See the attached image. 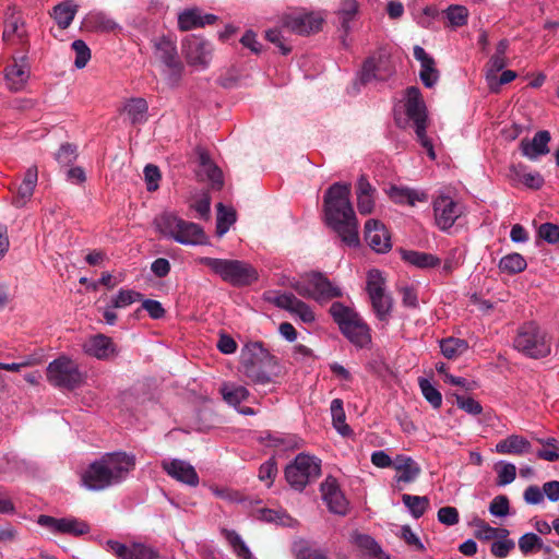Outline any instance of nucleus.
Masks as SVG:
<instances>
[{
    "label": "nucleus",
    "mask_w": 559,
    "mask_h": 559,
    "mask_svg": "<svg viewBox=\"0 0 559 559\" xmlns=\"http://www.w3.org/2000/svg\"><path fill=\"white\" fill-rule=\"evenodd\" d=\"M350 185L344 182L328 188L323 197V219L345 246L356 248L360 245L359 223L350 202Z\"/></svg>",
    "instance_id": "f257e3e1"
},
{
    "label": "nucleus",
    "mask_w": 559,
    "mask_h": 559,
    "mask_svg": "<svg viewBox=\"0 0 559 559\" xmlns=\"http://www.w3.org/2000/svg\"><path fill=\"white\" fill-rule=\"evenodd\" d=\"M135 465L133 454L123 451L105 453L86 466L80 475V481L91 491H103L126 481Z\"/></svg>",
    "instance_id": "f03ea898"
},
{
    "label": "nucleus",
    "mask_w": 559,
    "mask_h": 559,
    "mask_svg": "<svg viewBox=\"0 0 559 559\" xmlns=\"http://www.w3.org/2000/svg\"><path fill=\"white\" fill-rule=\"evenodd\" d=\"M199 263L207 266L223 282L234 287L250 286L259 278L257 269L243 260L202 257Z\"/></svg>",
    "instance_id": "7ed1b4c3"
},
{
    "label": "nucleus",
    "mask_w": 559,
    "mask_h": 559,
    "mask_svg": "<svg viewBox=\"0 0 559 559\" xmlns=\"http://www.w3.org/2000/svg\"><path fill=\"white\" fill-rule=\"evenodd\" d=\"M330 314L338 325L342 334L356 347L365 348L371 343V330L360 314L353 308L335 301L330 307Z\"/></svg>",
    "instance_id": "20e7f679"
},
{
    "label": "nucleus",
    "mask_w": 559,
    "mask_h": 559,
    "mask_svg": "<svg viewBox=\"0 0 559 559\" xmlns=\"http://www.w3.org/2000/svg\"><path fill=\"white\" fill-rule=\"evenodd\" d=\"M514 348L524 356L533 359L547 357L551 352V342L536 322L523 323L513 340Z\"/></svg>",
    "instance_id": "39448f33"
},
{
    "label": "nucleus",
    "mask_w": 559,
    "mask_h": 559,
    "mask_svg": "<svg viewBox=\"0 0 559 559\" xmlns=\"http://www.w3.org/2000/svg\"><path fill=\"white\" fill-rule=\"evenodd\" d=\"M158 230L181 245H202L203 229L195 223L185 221L174 213H163L155 219Z\"/></svg>",
    "instance_id": "423d86ee"
},
{
    "label": "nucleus",
    "mask_w": 559,
    "mask_h": 559,
    "mask_svg": "<svg viewBox=\"0 0 559 559\" xmlns=\"http://www.w3.org/2000/svg\"><path fill=\"white\" fill-rule=\"evenodd\" d=\"M405 114L409 121L413 122L417 140L427 151L431 159L436 158V153L431 140L427 136V107L423 99L420 90L416 86H409L405 92Z\"/></svg>",
    "instance_id": "0eeeda50"
},
{
    "label": "nucleus",
    "mask_w": 559,
    "mask_h": 559,
    "mask_svg": "<svg viewBox=\"0 0 559 559\" xmlns=\"http://www.w3.org/2000/svg\"><path fill=\"white\" fill-rule=\"evenodd\" d=\"M366 292L377 319L389 323L393 310V298L386 293L385 278L379 270L372 269L367 273Z\"/></svg>",
    "instance_id": "6e6552de"
},
{
    "label": "nucleus",
    "mask_w": 559,
    "mask_h": 559,
    "mask_svg": "<svg viewBox=\"0 0 559 559\" xmlns=\"http://www.w3.org/2000/svg\"><path fill=\"white\" fill-rule=\"evenodd\" d=\"M46 376L51 385L69 391L79 388L84 381L78 364L64 355L49 362Z\"/></svg>",
    "instance_id": "1a4fd4ad"
},
{
    "label": "nucleus",
    "mask_w": 559,
    "mask_h": 559,
    "mask_svg": "<svg viewBox=\"0 0 559 559\" xmlns=\"http://www.w3.org/2000/svg\"><path fill=\"white\" fill-rule=\"evenodd\" d=\"M321 474V461L314 456L300 453L285 468V478L292 488L302 491Z\"/></svg>",
    "instance_id": "9d476101"
},
{
    "label": "nucleus",
    "mask_w": 559,
    "mask_h": 559,
    "mask_svg": "<svg viewBox=\"0 0 559 559\" xmlns=\"http://www.w3.org/2000/svg\"><path fill=\"white\" fill-rule=\"evenodd\" d=\"M154 57L164 66V73L171 85L181 79L183 64L179 58L176 41L169 36H160L153 40Z\"/></svg>",
    "instance_id": "9b49d317"
},
{
    "label": "nucleus",
    "mask_w": 559,
    "mask_h": 559,
    "mask_svg": "<svg viewBox=\"0 0 559 559\" xmlns=\"http://www.w3.org/2000/svg\"><path fill=\"white\" fill-rule=\"evenodd\" d=\"M432 210L436 226L447 231L463 215L464 205L452 197L441 193L433 199Z\"/></svg>",
    "instance_id": "f8f14e48"
},
{
    "label": "nucleus",
    "mask_w": 559,
    "mask_h": 559,
    "mask_svg": "<svg viewBox=\"0 0 559 559\" xmlns=\"http://www.w3.org/2000/svg\"><path fill=\"white\" fill-rule=\"evenodd\" d=\"M392 73L390 56L385 49L380 48L364 61L359 79L362 84H368L372 81H384Z\"/></svg>",
    "instance_id": "ddd939ff"
},
{
    "label": "nucleus",
    "mask_w": 559,
    "mask_h": 559,
    "mask_svg": "<svg viewBox=\"0 0 559 559\" xmlns=\"http://www.w3.org/2000/svg\"><path fill=\"white\" fill-rule=\"evenodd\" d=\"M267 300L275 307L289 312L301 322L310 324L316 321L312 308L305 301L298 299L293 293L273 292Z\"/></svg>",
    "instance_id": "4468645a"
},
{
    "label": "nucleus",
    "mask_w": 559,
    "mask_h": 559,
    "mask_svg": "<svg viewBox=\"0 0 559 559\" xmlns=\"http://www.w3.org/2000/svg\"><path fill=\"white\" fill-rule=\"evenodd\" d=\"M2 39L7 44L24 45L28 41V33L22 11L14 4L4 12V27Z\"/></svg>",
    "instance_id": "2eb2a0df"
},
{
    "label": "nucleus",
    "mask_w": 559,
    "mask_h": 559,
    "mask_svg": "<svg viewBox=\"0 0 559 559\" xmlns=\"http://www.w3.org/2000/svg\"><path fill=\"white\" fill-rule=\"evenodd\" d=\"M38 524L55 534L81 536L90 532V526L75 518L58 519L50 515H40L38 518Z\"/></svg>",
    "instance_id": "dca6fc26"
},
{
    "label": "nucleus",
    "mask_w": 559,
    "mask_h": 559,
    "mask_svg": "<svg viewBox=\"0 0 559 559\" xmlns=\"http://www.w3.org/2000/svg\"><path fill=\"white\" fill-rule=\"evenodd\" d=\"M323 19L314 13L296 12L283 19V28L298 35H308L320 31Z\"/></svg>",
    "instance_id": "f3484780"
},
{
    "label": "nucleus",
    "mask_w": 559,
    "mask_h": 559,
    "mask_svg": "<svg viewBox=\"0 0 559 559\" xmlns=\"http://www.w3.org/2000/svg\"><path fill=\"white\" fill-rule=\"evenodd\" d=\"M365 240L377 253H385L391 250V235L385 225L379 219L370 218L365 223Z\"/></svg>",
    "instance_id": "a211bd4d"
},
{
    "label": "nucleus",
    "mask_w": 559,
    "mask_h": 559,
    "mask_svg": "<svg viewBox=\"0 0 559 559\" xmlns=\"http://www.w3.org/2000/svg\"><path fill=\"white\" fill-rule=\"evenodd\" d=\"M160 466L169 477L181 484L197 487L200 483L195 468L187 461L179 459L163 460Z\"/></svg>",
    "instance_id": "6ab92c4d"
},
{
    "label": "nucleus",
    "mask_w": 559,
    "mask_h": 559,
    "mask_svg": "<svg viewBox=\"0 0 559 559\" xmlns=\"http://www.w3.org/2000/svg\"><path fill=\"white\" fill-rule=\"evenodd\" d=\"M107 547L118 559H158L159 557L156 549L142 543L128 546L117 540H108Z\"/></svg>",
    "instance_id": "aec40b11"
},
{
    "label": "nucleus",
    "mask_w": 559,
    "mask_h": 559,
    "mask_svg": "<svg viewBox=\"0 0 559 559\" xmlns=\"http://www.w3.org/2000/svg\"><path fill=\"white\" fill-rule=\"evenodd\" d=\"M320 489L322 499L328 506L330 512L338 515H345L347 513L348 502L334 477L329 476L321 484Z\"/></svg>",
    "instance_id": "412c9836"
},
{
    "label": "nucleus",
    "mask_w": 559,
    "mask_h": 559,
    "mask_svg": "<svg viewBox=\"0 0 559 559\" xmlns=\"http://www.w3.org/2000/svg\"><path fill=\"white\" fill-rule=\"evenodd\" d=\"M83 350L86 355L99 360H107L117 355L116 344L105 334H96L87 338L83 344Z\"/></svg>",
    "instance_id": "4be33fe9"
},
{
    "label": "nucleus",
    "mask_w": 559,
    "mask_h": 559,
    "mask_svg": "<svg viewBox=\"0 0 559 559\" xmlns=\"http://www.w3.org/2000/svg\"><path fill=\"white\" fill-rule=\"evenodd\" d=\"M310 284L313 287V300L318 302H324L342 296L341 288L320 272L310 273Z\"/></svg>",
    "instance_id": "5701e85b"
},
{
    "label": "nucleus",
    "mask_w": 559,
    "mask_h": 559,
    "mask_svg": "<svg viewBox=\"0 0 559 559\" xmlns=\"http://www.w3.org/2000/svg\"><path fill=\"white\" fill-rule=\"evenodd\" d=\"M413 52L414 58L420 62L419 78L423 84L428 88L433 87L439 80V71L436 68L433 58L418 45L414 47Z\"/></svg>",
    "instance_id": "b1692460"
},
{
    "label": "nucleus",
    "mask_w": 559,
    "mask_h": 559,
    "mask_svg": "<svg viewBox=\"0 0 559 559\" xmlns=\"http://www.w3.org/2000/svg\"><path fill=\"white\" fill-rule=\"evenodd\" d=\"M38 169L33 165L28 167L24 174L23 180L17 187L16 193L12 199V205L21 209L31 201L34 190L37 186Z\"/></svg>",
    "instance_id": "393cba45"
},
{
    "label": "nucleus",
    "mask_w": 559,
    "mask_h": 559,
    "mask_svg": "<svg viewBox=\"0 0 559 559\" xmlns=\"http://www.w3.org/2000/svg\"><path fill=\"white\" fill-rule=\"evenodd\" d=\"M376 188L371 186L366 175H361L356 183L357 209L361 215H369L376 205Z\"/></svg>",
    "instance_id": "a878e982"
},
{
    "label": "nucleus",
    "mask_w": 559,
    "mask_h": 559,
    "mask_svg": "<svg viewBox=\"0 0 559 559\" xmlns=\"http://www.w3.org/2000/svg\"><path fill=\"white\" fill-rule=\"evenodd\" d=\"M550 139V133L548 131H538L532 140L523 139L520 143V150L525 157L531 160H535L539 156L546 155L549 152L548 143Z\"/></svg>",
    "instance_id": "bb28decb"
},
{
    "label": "nucleus",
    "mask_w": 559,
    "mask_h": 559,
    "mask_svg": "<svg viewBox=\"0 0 559 559\" xmlns=\"http://www.w3.org/2000/svg\"><path fill=\"white\" fill-rule=\"evenodd\" d=\"M217 19L216 15L203 13L197 8L187 9L178 15V26L181 31H191L205 25H212Z\"/></svg>",
    "instance_id": "cd10ccee"
},
{
    "label": "nucleus",
    "mask_w": 559,
    "mask_h": 559,
    "mask_svg": "<svg viewBox=\"0 0 559 559\" xmlns=\"http://www.w3.org/2000/svg\"><path fill=\"white\" fill-rule=\"evenodd\" d=\"M198 175L201 178L209 180L213 189L221 190L224 185L222 170L213 163L206 151L201 148L198 150Z\"/></svg>",
    "instance_id": "c85d7f7f"
},
{
    "label": "nucleus",
    "mask_w": 559,
    "mask_h": 559,
    "mask_svg": "<svg viewBox=\"0 0 559 559\" xmlns=\"http://www.w3.org/2000/svg\"><path fill=\"white\" fill-rule=\"evenodd\" d=\"M394 468L399 473L395 476L397 483H413L421 473L419 464L411 456L399 454L394 459Z\"/></svg>",
    "instance_id": "c756f323"
},
{
    "label": "nucleus",
    "mask_w": 559,
    "mask_h": 559,
    "mask_svg": "<svg viewBox=\"0 0 559 559\" xmlns=\"http://www.w3.org/2000/svg\"><path fill=\"white\" fill-rule=\"evenodd\" d=\"M496 452L508 455H523L532 450L531 442L520 435H510L496 444Z\"/></svg>",
    "instance_id": "7c9ffc66"
},
{
    "label": "nucleus",
    "mask_w": 559,
    "mask_h": 559,
    "mask_svg": "<svg viewBox=\"0 0 559 559\" xmlns=\"http://www.w3.org/2000/svg\"><path fill=\"white\" fill-rule=\"evenodd\" d=\"M186 58L191 66L205 68L211 59V47L207 41L193 39L186 47Z\"/></svg>",
    "instance_id": "2f4dec72"
},
{
    "label": "nucleus",
    "mask_w": 559,
    "mask_h": 559,
    "mask_svg": "<svg viewBox=\"0 0 559 559\" xmlns=\"http://www.w3.org/2000/svg\"><path fill=\"white\" fill-rule=\"evenodd\" d=\"M85 27L91 32L111 33L120 29V25L102 11H92L84 19Z\"/></svg>",
    "instance_id": "473e14b6"
},
{
    "label": "nucleus",
    "mask_w": 559,
    "mask_h": 559,
    "mask_svg": "<svg viewBox=\"0 0 559 559\" xmlns=\"http://www.w3.org/2000/svg\"><path fill=\"white\" fill-rule=\"evenodd\" d=\"M510 177L512 180L523 183L526 188L538 190L544 186V178L538 171H528L523 164L512 165L510 167Z\"/></svg>",
    "instance_id": "72a5a7b5"
},
{
    "label": "nucleus",
    "mask_w": 559,
    "mask_h": 559,
    "mask_svg": "<svg viewBox=\"0 0 559 559\" xmlns=\"http://www.w3.org/2000/svg\"><path fill=\"white\" fill-rule=\"evenodd\" d=\"M400 252L403 261L418 269H435L441 263V260L432 253L405 249H401Z\"/></svg>",
    "instance_id": "f704fd0d"
},
{
    "label": "nucleus",
    "mask_w": 559,
    "mask_h": 559,
    "mask_svg": "<svg viewBox=\"0 0 559 559\" xmlns=\"http://www.w3.org/2000/svg\"><path fill=\"white\" fill-rule=\"evenodd\" d=\"M388 194L394 203L408 204L411 206H414L416 202H426L428 200L426 192L405 187L392 186Z\"/></svg>",
    "instance_id": "c9c22d12"
},
{
    "label": "nucleus",
    "mask_w": 559,
    "mask_h": 559,
    "mask_svg": "<svg viewBox=\"0 0 559 559\" xmlns=\"http://www.w3.org/2000/svg\"><path fill=\"white\" fill-rule=\"evenodd\" d=\"M79 7L70 0L58 3L50 11V16L55 20L60 29H67L73 22Z\"/></svg>",
    "instance_id": "e433bc0d"
},
{
    "label": "nucleus",
    "mask_w": 559,
    "mask_h": 559,
    "mask_svg": "<svg viewBox=\"0 0 559 559\" xmlns=\"http://www.w3.org/2000/svg\"><path fill=\"white\" fill-rule=\"evenodd\" d=\"M28 78L29 70L24 62H14L5 68V80L11 91H21L26 84Z\"/></svg>",
    "instance_id": "4c0bfd02"
},
{
    "label": "nucleus",
    "mask_w": 559,
    "mask_h": 559,
    "mask_svg": "<svg viewBox=\"0 0 559 559\" xmlns=\"http://www.w3.org/2000/svg\"><path fill=\"white\" fill-rule=\"evenodd\" d=\"M219 393L222 394L223 400L235 408L250 396V392L246 386L234 382L222 383Z\"/></svg>",
    "instance_id": "58836bf2"
},
{
    "label": "nucleus",
    "mask_w": 559,
    "mask_h": 559,
    "mask_svg": "<svg viewBox=\"0 0 559 559\" xmlns=\"http://www.w3.org/2000/svg\"><path fill=\"white\" fill-rule=\"evenodd\" d=\"M269 357V352L263 347L262 343H248L241 349L240 365L252 366L262 364Z\"/></svg>",
    "instance_id": "ea45409f"
},
{
    "label": "nucleus",
    "mask_w": 559,
    "mask_h": 559,
    "mask_svg": "<svg viewBox=\"0 0 559 559\" xmlns=\"http://www.w3.org/2000/svg\"><path fill=\"white\" fill-rule=\"evenodd\" d=\"M123 111L132 124H141L147 120L148 105L144 98L133 97L124 104Z\"/></svg>",
    "instance_id": "a19ab883"
},
{
    "label": "nucleus",
    "mask_w": 559,
    "mask_h": 559,
    "mask_svg": "<svg viewBox=\"0 0 559 559\" xmlns=\"http://www.w3.org/2000/svg\"><path fill=\"white\" fill-rule=\"evenodd\" d=\"M222 535L238 559H254L253 554L236 531L223 528Z\"/></svg>",
    "instance_id": "79ce46f5"
},
{
    "label": "nucleus",
    "mask_w": 559,
    "mask_h": 559,
    "mask_svg": "<svg viewBox=\"0 0 559 559\" xmlns=\"http://www.w3.org/2000/svg\"><path fill=\"white\" fill-rule=\"evenodd\" d=\"M527 266L524 257L518 252L509 253L502 257L499 261L498 267L501 273L514 275L523 272Z\"/></svg>",
    "instance_id": "37998d69"
},
{
    "label": "nucleus",
    "mask_w": 559,
    "mask_h": 559,
    "mask_svg": "<svg viewBox=\"0 0 559 559\" xmlns=\"http://www.w3.org/2000/svg\"><path fill=\"white\" fill-rule=\"evenodd\" d=\"M442 355L448 359H455L468 349V343L463 338L445 337L440 341Z\"/></svg>",
    "instance_id": "c03bdc74"
},
{
    "label": "nucleus",
    "mask_w": 559,
    "mask_h": 559,
    "mask_svg": "<svg viewBox=\"0 0 559 559\" xmlns=\"http://www.w3.org/2000/svg\"><path fill=\"white\" fill-rule=\"evenodd\" d=\"M402 501L414 519L421 518L429 508V499L426 496L402 495Z\"/></svg>",
    "instance_id": "a18cd8bd"
},
{
    "label": "nucleus",
    "mask_w": 559,
    "mask_h": 559,
    "mask_svg": "<svg viewBox=\"0 0 559 559\" xmlns=\"http://www.w3.org/2000/svg\"><path fill=\"white\" fill-rule=\"evenodd\" d=\"M259 518L269 523H276L285 527H294L297 521L284 510L261 509Z\"/></svg>",
    "instance_id": "49530a36"
},
{
    "label": "nucleus",
    "mask_w": 559,
    "mask_h": 559,
    "mask_svg": "<svg viewBox=\"0 0 559 559\" xmlns=\"http://www.w3.org/2000/svg\"><path fill=\"white\" fill-rule=\"evenodd\" d=\"M296 559H330L325 551L320 548L312 547L307 540L300 539L293 546Z\"/></svg>",
    "instance_id": "de8ad7c7"
},
{
    "label": "nucleus",
    "mask_w": 559,
    "mask_h": 559,
    "mask_svg": "<svg viewBox=\"0 0 559 559\" xmlns=\"http://www.w3.org/2000/svg\"><path fill=\"white\" fill-rule=\"evenodd\" d=\"M330 409L334 428L342 436H347L350 432V428L345 423L346 416L343 407V401L341 399L332 400Z\"/></svg>",
    "instance_id": "09e8293b"
},
{
    "label": "nucleus",
    "mask_w": 559,
    "mask_h": 559,
    "mask_svg": "<svg viewBox=\"0 0 559 559\" xmlns=\"http://www.w3.org/2000/svg\"><path fill=\"white\" fill-rule=\"evenodd\" d=\"M236 222V212L231 207L225 206L223 203L217 205L216 234L223 236L228 231L230 226Z\"/></svg>",
    "instance_id": "8fccbe9b"
},
{
    "label": "nucleus",
    "mask_w": 559,
    "mask_h": 559,
    "mask_svg": "<svg viewBox=\"0 0 559 559\" xmlns=\"http://www.w3.org/2000/svg\"><path fill=\"white\" fill-rule=\"evenodd\" d=\"M358 12V3L356 0H343L337 11L341 26L345 33L350 29L349 23L355 19Z\"/></svg>",
    "instance_id": "3c124183"
},
{
    "label": "nucleus",
    "mask_w": 559,
    "mask_h": 559,
    "mask_svg": "<svg viewBox=\"0 0 559 559\" xmlns=\"http://www.w3.org/2000/svg\"><path fill=\"white\" fill-rule=\"evenodd\" d=\"M418 384L424 397L430 403V405L438 409L442 404V395L439 390L426 378H419Z\"/></svg>",
    "instance_id": "603ef678"
},
{
    "label": "nucleus",
    "mask_w": 559,
    "mask_h": 559,
    "mask_svg": "<svg viewBox=\"0 0 559 559\" xmlns=\"http://www.w3.org/2000/svg\"><path fill=\"white\" fill-rule=\"evenodd\" d=\"M544 449L537 451L536 455L540 460H545L547 462H556L559 460V441L556 438H547L538 440Z\"/></svg>",
    "instance_id": "864d4df0"
},
{
    "label": "nucleus",
    "mask_w": 559,
    "mask_h": 559,
    "mask_svg": "<svg viewBox=\"0 0 559 559\" xmlns=\"http://www.w3.org/2000/svg\"><path fill=\"white\" fill-rule=\"evenodd\" d=\"M497 472V485L507 486L511 484L516 477V467L509 462H500L495 466Z\"/></svg>",
    "instance_id": "5fc2aeb1"
},
{
    "label": "nucleus",
    "mask_w": 559,
    "mask_h": 559,
    "mask_svg": "<svg viewBox=\"0 0 559 559\" xmlns=\"http://www.w3.org/2000/svg\"><path fill=\"white\" fill-rule=\"evenodd\" d=\"M142 299V294L133 289H120L116 296L111 298L114 308H126Z\"/></svg>",
    "instance_id": "6e6d98bb"
},
{
    "label": "nucleus",
    "mask_w": 559,
    "mask_h": 559,
    "mask_svg": "<svg viewBox=\"0 0 559 559\" xmlns=\"http://www.w3.org/2000/svg\"><path fill=\"white\" fill-rule=\"evenodd\" d=\"M444 14L452 27H461L467 23L468 10L463 5H450Z\"/></svg>",
    "instance_id": "4d7b16f0"
},
{
    "label": "nucleus",
    "mask_w": 559,
    "mask_h": 559,
    "mask_svg": "<svg viewBox=\"0 0 559 559\" xmlns=\"http://www.w3.org/2000/svg\"><path fill=\"white\" fill-rule=\"evenodd\" d=\"M71 47L75 53L74 66L78 69L85 68L91 60V49L86 43L82 39H76L72 43Z\"/></svg>",
    "instance_id": "13d9d810"
},
{
    "label": "nucleus",
    "mask_w": 559,
    "mask_h": 559,
    "mask_svg": "<svg viewBox=\"0 0 559 559\" xmlns=\"http://www.w3.org/2000/svg\"><path fill=\"white\" fill-rule=\"evenodd\" d=\"M518 76L515 71L512 70H502L500 76L497 74H492V76L486 75V82L489 90L493 93H498L500 91L501 85L508 84L515 80Z\"/></svg>",
    "instance_id": "bf43d9fd"
},
{
    "label": "nucleus",
    "mask_w": 559,
    "mask_h": 559,
    "mask_svg": "<svg viewBox=\"0 0 559 559\" xmlns=\"http://www.w3.org/2000/svg\"><path fill=\"white\" fill-rule=\"evenodd\" d=\"M262 364L245 366L242 368V373L253 383L255 384H267L271 382V377L267 372L262 369Z\"/></svg>",
    "instance_id": "052dcab7"
},
{
    "label": "nucleus",
    "mask_w": 559,
    "mask_h": 559,
    "mask_svg": "<svg viewBox=\"0 0 559 559\" xmlns=\"http://www.w3.org/2000/svg\"><path fill=\"white\" fill-rule=\"evenodd\" d=\"M276 475L277 463L273 457L269 459L267 461L261 464L258 477L261 481L265 483L267 488H270L273 485Z\"/></svg>",
    "instance_id": "680f3d73"
},
{
    "label": "nucleus",
    "mask_w": 559,
    "mask_h": 559,
    "mask_svg": "<svg viewBox=\"0 0 559 559\" xmlns=\"http://www.w3.org/2000/svg\"><path fill=\"white\" fill-rule=\"evenodd\" d=\"M519 548L522 554L527 555L534 550L542 549L543 540L538 535L534 533H526L520 537Z\"/></svg>",
    "instance_id": "e2e57ef3"
},
{
    "label": "nucleus",
    "mask_w": 559,
    "mask_h": 559,
    "mask_svg": "<svg viewBox=\"0 0 559 559\" xmlns=\"http://www.w3.org/2000/svg\"><path fill=\"white\" fill-rule=\"evenodd\" d=\"M538 237L550 245L559 242V225L554 223H543L537 230Z\"/></svg>",
    "instance_id": "0e129e2a"
},
{
    "label": "nucleus",
    "mask_w": 559,
    "mask_h": 559,
    "mask_svg": "<svg viewBox=\"0 0 559 559\" xmlns=\"http://www.w3.org/2000/svg\"><path fill=\"white\" fill-rule=\"evenodd\" d=\"M456 405L469 415H479L483 412V406L478 401L471 396L455 395Z\"/></svg>",
    "instance_id": "69168bd1"
},
{
    "label": "nucleus",
    "mask_w": 559,
    "mask_h": 559,
    "mask_svg": "<svg viewBox=\"0 0 559 559\" xmlns=\"http://www.w3.org/2000/svg\"><path fill=\"white\" fill-rule=\"evenodd\" d=\"M510 502L507 496L499 495L489 504V512L493 516L503 518L509 514Z\"/></svg>",
    "instance_id": "338daca9"
},
{
    "label": "nucleus",
    "mask_w": 559,
    "mask_h": 559,
    "mask_svg": "<svg viewBox=\"0 0 559 559\" xmlns=\"http://www.w3.org/2000/svg\"><path fill=\"white\" fill-rule=\"evenodd\" d=\"M437 518L441 524H444L447 526H453L457 524L460 521V514L457 509L450 506L440 508L438 510Z\"/></svg>",
    "instance_id": "774afa93"
}]
</instances>
